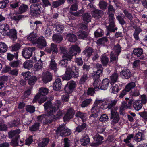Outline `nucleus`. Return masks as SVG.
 <instances>
[{
	"label": "nucleus",
	"instance_id": "1",
	"mask_svg": "<svg viewBox=\"0 0 147 147\" xmlns=\"http://www.w3.org/2000/svg\"><path fill=\"white\" fill-rule=\"evenodd\" d=\"M60 104L58 105H53L51 101H47L44 105L45 111L46 115L50 116L49 118L45 119V123L47 124H49L53 121L56 120L53 116L52 114L57 111L59 108Z\"/></svg>",
	"mask_w": 147,
	"mask_h": 147
},
{
	"label": "nucleus",
	"instance_id": "2",
	"mask_svg": "<svg viewBox=\"0 0 147 147\" xmlns=\"http://www.w3.org/2000/svg\"><path fill=\"white\" fill-rule=\"evenodd\" d=\"M96 100L101 109L105 110L108 108L109 109H110L111 111L115 110V107L117 101V100H112L110 98L107 99L105 101L106 104H104V101L102 99L98 100L97 99Z\"/></svg>",
	"mask_w": 147,
	"mask_h": 147
},
{
	"label": "nucleus",
	"instance_id": "3",
	"mask_svg": "<svg viewBox=\"0 0 147 147\" xmlns=\"http://www.w3.org/2000/svg\"><path fill=\"white\" fill-rule=\"evenodd\" d=\"M100 77H96L95 78H93L94 80L93 83V86L95 89L98 90L100 89L103 90H106L109 87L110 83V80L107 78H105L101 81L100 79Z\"/></svg>",
	"mask_w": 147,
	"mask_h": 147
},
{
	"label": "nucleus",
	"instance_id": "4",
	"mask_svg": "<svg viewBox=\"0 0 147 147\" xmlns=\"http://www.w3.org/2000/svg\"><path fill=\"white\" fill-rule=\"evenodd\" d=\"M74 68L75 69L73 70L71 68H66L65 74L62 77L63 81L69 80L71 78H76L78 76L79 71L78 69H76V67Z\"/></svg>",
	"mask_w": 147,
	"mask_h": 147
},
{
	"label": "nucleus",
	"instance_id": "5",
	"mask_svg": "<svg viewBox=\"0 0 147 147\" xmlns=\"http://www.w3.org/2000/svg\"><path fill=\"white\" fill-rule=\"evenodd\" d=\"M40 3L32 4L30 8V14L34 17H40L41 13Z\"/></svg>",
	"mask_w": 147,
	"mask_h": 147
},
{
	"label": "nucleus",
	"instance_id": "6",
	"mask_svg": "<svg viewBox=\"0 0 147 147\" xmlns=\"http://www.w3.org/2000/svg\"><path fill=\"white\" fill-rule=\"evenodd\" d=\"M76 83L74 81L70 80L65 85L64 90L67 94H71L76 90Z\"/></svg>",
	"mask_w": 147,
	"mask_h": 147
},
{
	"label": "nucleus",
	"instance_id": "7",
	"mask_svg": "<svg viewBox=\"0 0 147 147\" xmlns=\"http://www.w3.org/2000/svg\"><path fill=\"white\" fill-rule=\"evenodd\" d=\"M100 106L95 100L91 109L92 114L89 116V118L91 119L96 118L98 116V113L100 112Z\"/></svg>",
	"mask_w": 147,
	"mask_h": 147
},
{
	"label": "nucleus",
	"instance_id": "8",
	"mask_svg": "<svg viewBox=\"0 0 147 147\" xmlns=\"http://www.w3.org/2000/svg\"><path fill=\"white\" fill-rule=\"evenodd\" d=\"M56 132L59 134L62 137L68 136L70 135L71 133V130L69 129L66 127L60 125L57 127Z\"/></svg>",
	"mask_w": 147,
	"mask_h": 147
},
{
	"label": "nucleus",
	"instance_id": "9",
	"mask_svg": "<svg viewBox=\"0 0 147 147\" xmlns=\"http://www.w3.org/2000/svg\"><path fill=\"white\" fill-rule=\"evenodd\" d=\"M35 48L34 47H28V48H25L22 52L23 57L26 59H28L31 57L33 52L35 51Z\"/></svg>",
	"mask_w": 147,
	"mask_h": 147
},
{
	"label": "nucleus",
	"instance_id": "10",
	"mask_svg": "<svg viewBox=\"0 0 147 147\" xmlns=\"http://www.w3.org/2000/svg\"><path fill=\"white\" fill-rule=\"evenodd\" d=\"M132 53L134 57H138L140 59L143 60L145 58L142 55L143 54V49L139 47L134 48Z\"/></svg>",
	"mask_w": 147,
	"mask_h": 147
},
{
	"label": "nucleus",
	"instance_id": "11",
	"mask_svg": "<svg viewBox=\"0 0 147 147\" xmlns=\"http://www.w3.org/2000/svg\"><path fill=\"white\" fill-rule=\"evenodd\" d=\"M49 89L46 88L44 87H41L39 88V93L36 95L33 99L32 102L35 103L37 99L40 98V96H46L48 93Z\"/></svg>",
	"mask_w": 147,
	"mask_h": 147
},
{
	"label": "nucleus",
	"instance_id": "12",
	"mask_svg": "<svg viewBox=\"0 0 147 147\" xmlns=\"http://www.w3.org/2000/svg\"><path fill=\"white\" fill-rule=\"evenodd\" d=\"M75 113V111L74 109L72 108H69L63 117V119L64 122H67L71 119H73Z\"/></svg>",
	"mask_w": 147,
	"mask_h": 147
},
{
	"label": "nucleus",
	"instance_id": "13",
	"mask_svg": "<svg viewBox=\"0 0 147 147\" xmlns=\"http://www.w3.org/2000/svg\"><path fill=\"white\" fill-rule=\"evenodd\" d=\"M96 67L97 70L96 71H93L92 76V78H95L96 77L98 78V77H100L102 75L103 68L102 65L98 63L96 65Z\"/></svg>",
	"mask_w": 147,
	"mask_h": 147
},
{
	"label": "nucleus",
	"instance_id": "14",
	"mask_svg": "<svg viewBox=\"0 0 147 147\" xmlns=\"http://www.w3.org/2000/svg\"><path fill=\"white\" fill-rule=\"evenodd\" d=\"M111 116L110 118L111 119H113L111 122L112 123L116 124L118 122L120 119L119 113L116 110H111Z\"/></svg>",
	"mask_w": 147,
	"mask_h": 147
},
{
	"label": "nucleus",
	"instance_id": "15",
	"mask_svg": "<svg viewBox=\"0 0 147 147\" xmlns=\"http://www.w3.org/2000/svg\"><path fill=\"white\" fill-rule=\"evenodd\" d=\"M36 58L35 57H33L30 60H26L23 64L24 67L25 69H29L33 65V63L36 62Z\"/></svg>",
	"mask_w": 147,
	"mask_h": 147
},
{
	"label": "nucleus",
	"instance_id": "16",
	"mask_svg": "<svg viewBox=\"0 0 147 147\" xmlns=\"http://www.w3.org/2000/svg\"><path fill=\"white\" fill-rule=\"evenodd\" d=\"M69 51L74 56H76L77 54H79L81 50L79 47L77 45H74L71 46Z\"/></svg>",
	"mask_w": 147,
	"mask_h": 147
},
{
	"label": "nucleus",
	"instance_id": "17",
	"mask_svg": "<svg viewBox=\"0 0 147 147\" xmlns=\"http://www.w3.org/2000/svg\"><path fill=\"white\" fill-rule=\"evenodd\" d=\"M5 36H7L13 41L17 38V32L16 30L15 29H9L8 32L5 34Z\"/></svg>",
	"mask_w": 147,
	"mask_h": 147
},
{
	"label": "nucleus",
	"instance_id": "18",
	"mask_svg": "<svg viewBox=\"0 0 147 147\" xmlns=\"http://www.w3.org/2000/svg\"><path fill=\"white\" fill-rule=\"evenodd\" d=\"M45 51L49 53L52 52L53 54H56L58 51L57 45L53 43H52L50 47H47L45 48Z\"/></svg>",
	"mask_w": 147,
	"mask_h": 147
},
{
	"label": "nucleus",
	"instance_id": "19",
	"mask_svg": "<svg viewBox=\"0 0 147 147\" xmlns=\"http://www.w3.org/2000/svg\"><path fill=\"white\" fill-rule=\"evenodd\" d=\"M87 125L84 122H82L81 124L78 125L76 128L75 132L80 133L87 130Z\"/></svg>",
	"mask_w": 147,
	"mask_h": 147
},
{
	"label": "nucleus",
	"instance_id": "20",
	"mask_svg": "<svg viewBox=\"0 0 147 147\" xmlns=\"http://www.w3.org/2000/svg\"><path fill=\"white\" fill-rule=\"evenodd\" d=\"M53 78L52 74L49 71L45 73L42 78V80L44 83H47L51 81Z\"/></svg>",
	"mask_w": 147,
	"mask_h": 147
},
{
	"label": "nucleus",
	"instance_id": "21",
	"mask_svg": "<svg viewBox=\"0 0 147 147\" xmlns=\"http://www.w3.org/2000/svg\"><path fill=\"white\" fill-rule=\"evenodd\" d=\"M62 85L61 79L60 78H57L53 84L54 90L56 91L59 90L61 88Z\"/></svg>",
	"mask_w": 147,
	"mask_h": 147
},
{
	"label": "nucleus",
	"instance_id": "22",
	"mask_svg": "<svg viewBox=\"0 0 147 147\" xmlns=\"http://www.w3.org/2000/svg\"><path fill=\"white\" fill-rule=\"evenodd\" d=\"M82 19L83 22L84 24H87L91 21L92 17L90 13H86L82 15Z\"/></svg>",
	"mask_w": 147,
	"mask_h": 147
},
{
	"label": "nucleus",
	"instance_id": "23",
	"mask_svg": "<svg viewBox=\"0 0 147 147\" xmlns=\"http://www.w3.org/2000/svg\"><path fill=\"white\" fill-rule=\"evenodd\" d=\"M90 142L89 136L86 134L80 139V144L83 146H86Z\"/></svg>",
	"mask_w": 147,
	"mask_h": 147
},
{
	"label": "nucleus",
	"instance_id": "24",
	"mask_svg": "<svg viewBox=\"0 0 147 147\" xmlns=\"http://www.w3.org/2000/svg\"><path fill=\"white\" fill-rule=\"evenodd\" d=\"M120 74L124 79H129L131 76L132 74L129 70L125 69H124L120 72Z\"/></svg>",
	"mask_w": 147,
	"mask_h": 147
},
{
	"label": "nucleus",
	"instance_id": "25",
	"mask_svg": "<svg viewBox=\"0 0 147 147\" xmlns=\"http://www.w3.org/2000/svg\"><path fill=\"white\" fill-rule=\"evenodd\" d=\"M9 26L7 24H3L0 26V32L3 35L5 36V34L8 32L9 30Z\"/></svg>",
	"mask_w": 147,
	"mask_h": 147
},
{
	"label": "nucleus",
	"instance_id": "26",
	"mask_svg": "<svg viewBox=\"0 0 147 147\" xmlns=\"http://www.w3.org/2000/svg\"><path fill=\"white\" fill-rule=\"evenodd\" d=\"M110 22L109 26L107 28V30L109 32H114L117 30V28L115 27V23L114 20L109 21Z\"/></svg>",
	"mask_w": 147,
	"mask_h": 147
},
{
	"label": "nucleus",
	"instance_id": "27",
	"mask_svg": "<svg viewBox=\"0 0 147 147\" xmlns=\"http://www.w3.org/2000/svg\"><path fill=\"white\" fill-rule=\"evenodd\" d=\"M93 17L97 18H100L103 15V11L96 9H94L92 11Z\"/></svg>",
	"mask_w": 147,
	"mask_h": 147
},
{
	"label": "nucleus",
	"instance_id": "28",
	"mask_svg": "<svg viewBox=\"0 0 147 147\" xmlns=\"http://www.w3.org/2000/svg\"><path fill=\"white\" fill-rule=\"evenodd\" d=\"M75 116L77 118H80L82 120V122H85L87 120V114L85 113L80 111H77Z\"/></svg>",
	"mask_w": 147,
	"mask_h": 147
},
{
	"label": "nucleus",
	"instance_id": "29",
	"mask_svg": "<svg viewBox=\"0 0 147 147\" xmlns=\"http://www.w3.org/2000/svg\"><path fill=\"white\" fill-rule=\"evenodd\" d=\"M93 52V49L91 47L87 46L84 51L82 52V53L84 55L87 54L86 56L88 58L92 55Z\"/></svg>",
	"mask_w": 147,
	"mask_h": 147
},
{
	"label": "nucleus",
	"instance_id": "30",
	"mask_svg": "<svg viewBox=\"0 0 147 147\" xmlns=\"http://www.w3.org/2000/svg\"><path fill=\"white\" fill-rule=\"evenodd\" d=\"M65 2V0H58L52 2V7L51 8L52 9V7L53 8H57L58 7L63 5Z\"/></svg>",
	"mask_w": 147,
	"mask_h": 147
},
{
	"label": "nucleus",
	"instance_id": "31",
	"mask_svg": "<svg viewBox=\"0 0 147 147\" xmlns=\"http://www.w3.org/2000/svg\"><path fill=\"white\" fill-rule=\"evenodd\" d=\"M18 53L19 52H16L14 54L9 53H7V59L10 61H12L14 58H15L16 60H18Z\"/></svg>",
	"mask_w": 147,
	"mask_h": 147
},
{
	"label": "nucleus",
	"instance_id": "32",
	"mask_svg": "<svg viewBox=\"0 0 147 147\" xmlns=\"http://www.w3.org/2000/svg\"><path fill=\"white\" fill-rule=\"evenodd\" d=\"M20 132V130L19 129H18L16 130H11L8 133V137L10 139H12L17 135H19V134Z\"/></svg>",
	"mask_w": 147,
	"mask_h": 147
},
{
	"label": "nucleus",
	"instance_id": "33",
	"mask_svg": "<svg viewBox=\"0 0 147 147\" xmlns=\"http://www.w3.org/2000/svg\"><path fill=\"white\" fill-rule=\"evenodd\" d=\"M133 100L131 99L127 102L125 101L122 102V105L121 108L122 109H125V108H130V107L132 104Z\"/></svg>",
	"mask_w": 147,
	"mask_h": 147
},
{
	"label": "nucleus",
	"instance_id": "34",
	"mask_svg": "<svg viewBox=\"0 0 147 147\" xmlns=\"http://www.w3.org/2000/svg\"><path fill=\"white\" fill-rule=\"evenodd\" d=\"M48 138H44L42 141L38 143V147H46L49 142Z\"/></svg>",
	"mask_w": 147,
	"mask_h": 147
},
{
	"label": "nucleus",
	"instance_id": "35",
	"mask_svg": "<svg viewBox=\"0 0 147 147\" xmlns=\"http://www.w3.org/2000/svg\"><path fill=\"white\" fill-rule=\"evenodd\" d=\"M108 41L107 38L103 37L98 39L97 40V44L98 45H102L105 46L107 44Z\"/></svg>",
	"mask_w": 147,
	"mask_h": 147
},
{
	"label": "nucleus",
	"instance_id": "36",
	"mask_svg": "<svg viewBox=\"0 0 147 147\" xmlns=\"http://www.w3.org/2000/svg\"><path fill=\"white\" fill-rule=\"evenodd\" d=\"M142 31V30L140 27H137L135 29L133 33L134 38L136 41L139 39V35L140 33Z\"/></svg>",
	"mask_w": 147,
	"mask_h": 147
},
{
	"label": "nucleus",
	"instance_id": "37",
	"mask_svg": "<svg viewBox=\"0 0 147 147\" xmlns=\"http://www.w3.org/2000/svg\"><path fill=\"white\" fill-rule=\"evenodd\" d=\"M40 124L39 122H36L29 127V130L30 131H36L39 130Z\"/></svg>",
	"mask_w": 147,
	"mask_h": 147
},
{
	"label": "nucleus",
	"instance_id": "38",
	"mask_svg": "<svg viewBox=\"0 0 147 147\" xmlns=\"http://www.w3.org/2000/svg\"><path fill=\"white\" fill-rule=\"evenodd\" d=\"M35 44H38L41 48H43L46 46V42L45 40L41 38L37 39Z\"/></svg>",
	"mask_w": 147,
	"mask_h": 147
},
{
	"label": "nucleus",
	"instance_id": "39",
	"mask_svg": "<svg viewBox=\"0 0 147 147\" xmlns=\"http://www.w3.org/2000/svg\"><path fill=\"white\" fill-rule=\"evenodd\" d=\"M27 39L31 41L33 44H35L36 40L37 39V36L35 34L31 33L27 37Z\"/></svg>",
	"mask_w": 147,
	"mask_h": 147
},
{
	"label": "nucleus",
	"instance_id": "40",
	"mask_svg": "<svg viewBox=\"0 0 147 147\" xmlns=\"http://www.w3.org/2000/svg\"><path fill=\"white\" fill-rule=\"evenodd\" d=\"M133 106L135 110L138 111L142 108V105L141 103V102L138 100L134 102Z\"/></svg>",
	"mask_w": 147,
	"mask_h": 147
},
{
	"label": "nucleus",
	"instance_id": "41",
	"mask_svg": "<svg viewBox=\"0 0 147 147\" xmlns=\"http://www.w3.org/2000/svg\"><path fill=\"white\" fill-rule=\"evenodd\" d=\"M20 135H17L15 137L12 138V139L10 143V145L13 147H16L18 146V139L20 138Z\"/></svg>",
	"mask_w": 147,
	"mask_h": 147
},
{
	"label": "nucleus",
	"instance_id": "42",
	"mask_svg": "<svg viewBox=\"0 0 147 147\" xmlns=\"http://www.w3.org/2000/svg\"><path fill=\"white\" fill-rule=\"evenodd\" d=\"M49 67L51 69L54 70L55 72L57 71V64L54 59H51Z\"/></svg>",
	"mask_w": 147,
	"mask_h": 147
},
{
	"label": "nucleus",
	"instance_id": "43",
	"mask_svg": "<svg viewBox=\"0 0 147 147\" xmlns=\"http://www.w3.org/2000/svg\"><path fill=\"white\" fill-rule=\"evenodd\" d=\"M36 63L34 65V68L36 71L40 69L42 67V63L41 59H39L38 61L36 60Z\"/></svg>",
	"mask_w": 147,
	"mask_h": 147
},
{
	"label": "nucleus",
	"instance_id": "44",
	"mask_svg": "<svg viewBox=\"0 0 147 147\" xmlns=\"http://www.w3.org/2000/svg\"><path fill=\"white\" fill-rule=\"evenodd\" d=\"M136 86V84L134 82H131L128 83L126 86L125 88L129 92L132 89L134 88Z\"/></svg>",
	"mask_w": 147,
	"mask_h": 147
},
{
	"label": "nucleus",
	"instance_id": "45",
	"mask_svg": "<svg viewBox=\"0 0 147 147\" xmlns=\"http://www.w3.org/2000/svg\"><path fill=\"white\" fill-rule=\"evenodd\" d=\"M73 56V55L69 51L67 53L62 55V58L68 62V61L71 60Z\"/></svg>",
	"mask_w": 147,
	"mask_h": 147
},
{
	"label": "nucleus",
	"instance_id": "46",
	"mask_svg": "<svg viewBox=\"0 0 147 147\" xmlns=\"http://www.w3.org/2000/svg\"><path fill=\"white\" fill-rule=\"evenodd\" d=\"M28 9V6L26 4H23L20 6L19 8V12L21 14L26 12Z\"/></svg>",
	"mask_w": 147,
	"mask_h": 147
},
{
	"label": "nucleus",
	"instance_id": "47",
	"mask_svg": "<svg viewBox=\"0 0 147 147\" xmlns=\"http://www.w3.org/2000/svg\"><path fill=\"white\" fill-rule=\"evenodd\" d=\"M121 47L120 45L118 43L114 45L113 49L115 51V53L117 56H118L121 52Z\"/></svg>",
	"mask_w": 147,
	"mask_h": 147
},
{
	"label": "nucleus",
	"instance_id": "48",
	"mask_svg": "<svg viewBox=\"0 0 147 147\" xmlns=\"http://www.w3.org/2000/svg\"><path fill=\"white\" fill-rule=\"evenodd\" d=\"M7 45L4 42H0V53H1L5 52L7 50Z\"/></svg>",
	"mask_w": 147,
	"mask_h": 147
},
{
	"label": "nucleus",
	"instance_id": "49",
	"mask_svg": "<svg viewBox=\"0 0 147 147\" xmlns=\"http://www.w3.org/2000/svg\"><path fill=\"white\" fill-rule=\"evenodd\" d=\"M130 95L129 98L137 96L140 95L139 90L137 88H135L131 92L129 93Z\"/></svg>",
	"mask_w": 147,
	"mask_h": 147
},
{
	"label": "nucleus",
	"instance_id": "50",
	"mask_svg": "<svg viewBox=\"0 0 147 147\" xmlns=\"http://www.w3.org/2000/svg\"><path fill=\"white\" fill-rule=\"evenodd\" d=\"M37 80V78L35 76H32L27 80L28 84L30 85H34Z\"/></svg>",
	"mask_w": 147,
	"mask_h": 147
},
{
	"label": "nucleus",
	"instance_id": "51",
	"mask_svg": "<svg viewBox=\"0 0 147 147\" xmlns=\"http://www.w3.org/2000/svg\"><path fill=\"white\" fill-rule=\"evenodd\" d=\"M88 79L87 74L85 73H83V75L79 80V84H80L84 83Z\"/></svg>",
	"mask_w": 147,
	"mask_h": 147
},
{
	"label": "nucleus",
	"instance_id": "52",
	"mask_svg": "<svg viewBox=\"0 0 147 147\" xmlns=\"http://www.w3.org/2000/svg\"><path fill=\"white\" fill-rule=\"evenodd\" d=\"M143 134L141 132H138L136 134L134 137V139L137 142H139L143 140L142 136Z\"/></svg>",
	"mask_w": 147,
	"mask_h": 147
},
{
	"label": "nucleus",
	"instance_id": "53",
	"mask_svg": "<svg viewBox=\"0 0 147 147\" xmlns=\"http://www.w3.org/2000/svg\"><path fill=\"white\" fill-rule=\"evenodd\" d=\"M67 37L68 38V40L70 42H75L77 40L76 36L70 33L67 35Z\"/></svg>",
	"mask_w": 147,
	"mask_h": 147
},
{
	"label": "nucleus",
	"instance_id": "54",
	"mask_svg": "<svg viewBox=\"0 0 147 147\" xmlns=\"http://www.w3.org/2000/svg\"><path fill=\"white\" fill-rule=\"evenodd\" d=\"M118 77V74L114 72L110 77L111 79V84L117 82Z\"/></svg>",
	"mask_w": 147,
	"mask_h": 147
},
{
	"label": "nucleus",
	"instance_id": "55",
	"mask_svg": "<svg viewBox=\"0 0 147 147\" xmlns=\"http://www.w3.org/2000/svg\"><path fill=\"white\" fill-rule=\"evenodd\" d=\"M111 84V88H112V92L115 94H116L119 90L118 86L114 83Z\"/></svg>",
	"mask_w": 147,
	"mask_h": 147
},
{
	"label": "nucleus",
	"instance_id": "56",
	"mask_svg": "<svg viewBox=\"0 0 147 147\" xmlns=\"http://www.w3.org/2000/svg\"><path fill=\"white\" fill-rule=\"evenodd\" d=\"M63 113L62 111L59 110L57 112L56 115H54L53 113L52 114V115H53V116L55 120L56 121L60 119L62 117Z\"/></svg>",
	"mask_w": 147,
	"mask_h": 147
},
{
	"label": "nucleus",
	"instance_id": "57",
	"mask_svg": "<svg viewBox=\"0 0 147 147\" xmlns=\"http://www.w3.org/2000/svg\"><path fill=\"white\" fill-rule=\"evenodd\" d=\"M78 35L79 38L80 39H84L87 36V33L86 32L84 31H79Z\"/></svg>",
	"mask_w": 147,
	"mask_h": 147
},
{
	"label": "nucleus",
	"instance_id": "58",
	"mask_svg": "<svg viewBox=\"0 0 147 147\" xmlns=\"http://www.w3.org/2000/svg\"><path fill=\"white\" fill-rule=\"evenodd\" d=\"M53 41L57 43H60L63 39V37L61 35H55L53 36Z\"/></svg>",
	"mask_w": 147,
	"mask_h": 147
},
{
	"label": "nucleus",
	"instance_id": "59",
	"mask_svg": "<svg viewBox=\"0 0 147 147\" xmlns=\"http://www.w3.org/2000/svg\"><path fill=\"white\" fill-rule=\"evenodd\" d=\"M92 101L91 99H86L83 101L81 104V106L82 108H84L88 106Z\"/></svg>",
	"mask_w": 147,
	"mask_h": 147
},
{
	"label": "nucleus",
	"instance_id": "60",
	"mask_svg": "<svg viewBox=\"0 0 147 147\" xmlns=\"http://www.w3.org/2000/svg\"><path fill=\"white\" fill-rule=\"evenodd\" d=\"M20 45L18 43H16L13 46H12L9 47L11 50L12 52L15 51L18 52V51L20 49Z\"/></svg>",
	"mask_w": 147,
	"mask_h": 147
},
{
	"label": "nucleus",
	"instance_id": "61",
	"mask_svg": "<svg viewBox=\"0 0 147 147\" xmlns=\"http://www.w3.org/2000/svg\"><path fill=\"white\" fill-rule=\"evenodd\" d=\"M107 3L104 1H102L99 2V6L100 9L105 10L107 9Z\"/></svg>",
	"mask_w": 147,
	"mask_h": 147
},
{
	"label": "nucleus",
	"instance_id": "62",
	"mask_svg": "<svg viewBox=\"0 0 147 147\" xmlns=\"http://www.w3.org/2000/svg\"><path fill=\"white\" fill-rule=\"evenodd\" d=\"M94 140L96 142H102V141L104 139L103 137L99 134H96L93 137Z\"/></svg>",
	"mask_w": 147,
	"mask_h": 147
},
{
	"label": "nucleus",
	"instance_id": "63",
	"mask_svg": "<svg viewBox=\"0 0 147 147\" xmlns=\"http://www.w3.org/2000/svg\"><path fill=\"white\" fill-rule=\"evenodd\" d=\"M101 61L103 66H107L109 62L108 58L106 56H103L101 58Z\"/></svg>",
	"mask_w": 147,
	"mask_h": 147
},
{
	"label": "nucleus",
	"instance_id": "64",
	"mask_svg": "<svg viewBox=\"0 0 147 147\" xmlns=\"http://www.w3.org/2000/svg\"><path fill=\"white\" fill-rule=\"evenodd\" d=\"M123 12L127 18L129 19L130 21L132 20L133 19L132 16L128 10L125 9L123 11Z\"/></svg>",
	"mask_w": 147,
	"mask_h": 147
}]
</instances>
